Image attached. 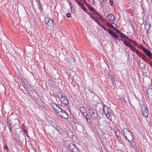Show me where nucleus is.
<instances>
[{"instance_id": "1", "label": "nucleus", "mask_w": 152, "mask_h": 152, "mask_svg": "<svg viewBox=\"0 0 152 152\" xmlns=\"http://www.w3.org/2000/svg\"><path fill=\"white\" fill-rule=\"evenodd\" d=\"M89 113L90 117L94 120L97 121L98 124L100 125V120L101 118L97 111L94 108H91L89 110Z\"/></svg>"}, {"instance_id": "2", "label": "nucleus", "mask_w": 152, "mask_h": 152, "mask_svg": "<svg viewBox=\"0 0 152 152\" xmlns=\"http://www.w3.org/2000/svg\"><path fill=\"white\" fill-rule=\"evenodd\" d=\"M44 22L49 26H52L54 24V23L53 20L49 17L45 18Z\"/></svg>"}, {"instance_id": "3", "label": "nucleus", "mask_w": 152, "mask_h": 152, "mask_svg": "<svg viewBox=\"0 0 152 152\" xmlns=\"http://www.w3.org/2000/svg\"><path fill=\"white\" fill-rule=\"evenodd\" d=\"M102 104L103 107V110L104 112L106 115V116L109 120H110V114L109 110L108 107L103 103H102Z\"/></svg>"}, {"instance_id": "4", "label": "nucleus", "mask_w": 152, "mask_h": 152, "mask_svg": "<svg viewBox=\"0 0 152 152\" xmlns=\"http://www.w3.org/2000/svg\"><path fill=\"white\" fill-rule=\"evenodd\" d=\"M141 110L144 116L148 117V110L145 105L143 104L141 106Z\"/></svg>"}, {"instance_id": "5", "label": "nucleus", "mask_w": 152, "mask_h": 152, "mask_svg": "<svg viewBox=\"0 0 152 152\" xmlns=\"http://www.w3.org/2000/svg\"><path fill=\"white\" fill-rule=\"evenodd\" d=\"M60 117L64 119H67L68 118V115L67 113L65 112L64 110H62L58 113Z\"/></svg>"}, {"instance_id": "6", "label": "nucleus", "mask_w": 152, "mask_h": 152, "mask_svg": "<svg viewBox=\"0 0 152 152\" xmlns=\"http://www.w3.org/2000/svg\"><path fill=\"white\" fill-rule=\"evenodd\" d=\"M108 32L112 37H113L115 39H116L118 37V35L116 34L115 32L113 31L108 29Z\"/></svg>"}, {"instance_id": "7", "label": "nucleus", "mask_w": 152, "mask_h": 152, "mask_svg": "<svg viewBox=\"0 0 152 152\" xmlns=\"http://www.w3.org/2000/svg\"><path fill=\"white\" fill-rule=\"evenodd\" d=\"M12 121L10 120H9L8 118L7 119V127L9 128V129L10 132H12V131L13 126L12 125Z\"/></svg>"}, {"instance_id": "8", "label": "nucleus", "mask_w": 152, "mask_h": 152, "mask_svg": "<svg viewBox=\"0 0 152 152\" xmlns=\"http://www.w3.org/2000/svg\"><path fill=\"white\" fill-rule=\"evenodd\" d=\"M138 55L144 60L147 63H149V59H147L146 56L140 53Z\"/></svg>"}, {"instance_id": "9", "label": "nucleus", "mask_w": 152, "mask_h": 152, "mask_svg": "<svg viewBox=\"0 0 152 152\" xmlns=\"http://www.w3.org/2000/svg\"><path fill=\"white\" fill-rule=\"evenodd\" d=\"M61 102L66 106H67L69 104L68 100L65 96L62 99Z\"/></svg>"}, {"instance_id": "10", "label": "nucleus", "mask_w": 152, "mask_h": 152, "mask_svg": "<svg viewBox=\"0 0 152 152\" xmlns=\"http://www.w3.org/2000/svg\"><path fill=\"white\" fill-rule=\"evenodd\" d=\"M144 52L147 56L152 59V53L150 51H149L146 49Z\"/></svg>"}, {"instance_id": "11", "label": "nucleus", "mask_w": 152, "mask_h": 152, "mask_svg": "<svg viewBox=\"0 0 152 152\" xmlns=\"http://www.w3.org/2000/svg\"><path fill=\"white\" fill-rule=\"evenodd\" d=\"M107 19L109 21L112 22L115 19V17L113 15L110 14L107 16Z\"/></svg>"}, {"instance_id": "12", "label": "nucleus", "mask_w": 152, "mask_h": 152, "mask_svg": "<svg viewBox=\"0 0 152 152\" xmlns=\"http://www.w3.org/2000/svg\"><path fill=\"white\" fill-rule=\"evenodd\" d=\"M56 95L59 99H62L65 96L64 94L61 92H58L56 94Z\"/></svg>"}, {"instance_id": "13", "label": "nucleus", "mask_w": 152, "mask_h": 152, "mask_svg": "<svg viewBox=\"0 0 152 152\" xmlns=\"http://www.w3.org/2000/svg\"><path fill=\"white\" fill-rule=\"evenodd\" d=\"M147 94L149 98L152 97V88H148L147 90Z\"/></svg>"}, {"instance_id": "14", "label": "nucleus", "mask_w": 152, "mask_h": 152, "mask_svg": "<svg viewBox=\"0 0 152 152\" xmlns=\"http://www.w3.org/2000/svg\"><path fill=\"white\" fill-rule=\"evenodd\" d=\"M129 47L130 48L131 50L133 51H134L135 52H136V53L138 55L140 53V52L135 47L132 46L131 44L130 45V46H129Z\"/></svg>"}, {"instance_id": "15", "label": "nucleus", "mask_w": 152, "mask_h": 152, "mask_svg": "<svg viewBox=\"0 0 152 152\" xmlns=\"http://www.w3.org/2000/svg\"><path fill=\"white\" fill-rule=\"evenodd\" d=\"M115 133L118 139V140H120V132L119 130H118L117 129H116V130H115Z\"/></svg>"}, {"instance_id": "16", "label": "nucleus", "mask_w": 152, "mask_h": 152, "mask_svg": "<svg viewBox=\"0 0 152 152\" xmlns=\"http://www.w3.org/2000/svg\"><path fill=\"white\" fill-rule=\"evenodd\" d=\"M124 135V136L126 139H128V137H133L132 134L131 132L129 130L126 133H125Z\"/></svg>"}, {"instance_id": "17", "label": "nucleus", "mask_w": 152, "mask_h": 152, "mask_svg": "<svg viewBox=\"0 0 152 152\" xmlns=\"http://www.w3.org/2000/svg\"><path fill=\"white\" fill-rule=\"evenodd\" d=\"M75 146L73 143H70L68 145L69 149L70 151H71L74 148Z\"/></svg>"}, {"instance_id": "18", "label": "nucleus", "mask_w": 152, "mask_h": 152, "mask_svg": "<svg viewBox=\"0 0 152 152\" xmlns=\"http://www.w3.org/2000/svg\"><path fill=\"white\" fill-rule=\"evenodd\" d=\"M90 17L92 19L96 22L97 24H99V20L98 18L96 17H95L90 16Z\"/></svg>"}, {"instance_id": "19", "label": "nucleus", "mask_w": 152, "mask_h": 152, "mask_svg": "<svg viewBox=\"0 0 152 152\" xmlns=\"http://www.w3.org/2000/svg\"><path fill=\"white\" fill-rule=\"evenodd\" d=\"M54 110L58 115V113H59L61 111L63 110V109L58 106L57 108L55 109V110Z\"/></svg>"}, {"instance_id": "20", "label": "nucleus", "mask_w": 152, "mask_h": 152, "mask_svg": "<svg viewBox=\"0 0 152 152\" xmlns=\"http://www.w3.org/2000/svg\"><path fill=\"white\" fill-rule=\"evenodd\" d=\"M83 115L86 119V121L87 122H88V117H89L88 115L86 113H84L83 114Z\"/></svg>"}, {"instance_id": "21", "label": "nucleus", "mask_w": 152, "mask_h": 152, "mask_svg": "<svg viewBox=\"0 0 152 152\" xmlns=\"http://www.w3.org/2000/svg\"><path fill=\"white\" fill-rule=\"evenodd\" d=\"M51 106L52 107L54 110H55V109L57 108L58 106L55 103H52L51 104Z\"/></svg>"}, {"instance_id": "22", "label": "nucleus", "mask_w": 152, "mask_h": 152, "mask_svg": "<svg viewBox=\"0 0 152 152\" xmlns=\"http://www.w3.org/2000/svg\"><path fill=\"white\" fill-rule=\"evenodd\" d=\"M48 82L50 86L52 87L54 85V82L52 80H48Z\"/></svg>"}, {"instance_id": "23", "label": "nucleus", "mask_w": 152, "mask_h": 152, "mask_svg": "<svg viewBox=\"0 0 152 152\" xmlns=\"http://www.w3.org/2000/svg\"><path fill=\"white\" fill-rule=\"evenodd\" d=\"M80 6L81 7V8L85 12H87V10L85 8V7L84 6V4H83V3H81V4H80Z\"/></svg>"}, {"instance_id": "24", "label": "nucleus", "mask_w": 152, "mask_h": 152, "mask_svg": "<svg viewBox=\"0 0 152 152\" xmlns=\"http://www.w3.org/2000/svg\"><path fill=\"white\" fill-rule=\"evenodd\" d=\"M36 1L37 3V4H38V7L39 8L40 10H42V4H41V3L39 0H36Z\"/></svg>"}, {"instance_id": "25", "label": "nucleus", "mask_w": 152, "mask_h": 152, "mask_svg": "<svg viewBox=\"0 0 152 152\" xmlns=\"http://www.w3.org/2000/svg\"><path fill=\"white\" fill-rule=\"evenodd\" d=\"M80 112L82 113V114H83L84 113H86V109L85 108L81 106L80 107Z\"/></svg>"}, {"instance_id": "26", "label": "nucleus", "mask_w": 152, "mask_h": 152, "mask_svg": "<svg viewBox=\"0 0 152 152\" xmlns=\"http://www.w3.org/2000/svg\"><path fill=\"white\" fill-rule=\"evenodd\" d=\"M22 85L23 86L24 88H25L26 89L28 90L29 88L28 86L26 84L25 82L24 81H23L22 82Z\"/></svg>"}, {"instance_id": "27", "label": "nucleus", "mask_w": 152, "mask_h": 152, "mask_svg": "<svg viewBox=\"0 0 152 152\" xmlns=\"http://www.w3.org/2000/svg\"><path fill=\"white\" fill-rule=\"evenodd\" d=\"M120 37L121 38H126V39H128V37H126V35H125L122 33H121V34H120Z\"/></svg>"}, {"instance_id": "28", "label": "nucleus", "mask_w": 152, "mask_h": 152, "mask_svg": "<svg viewBox=\"0 0 152 152\" xmlns=\"http://www.w3.org/2000/svg\"><path fill=\"white\" fill-rule=\"evenodd\" d=\"M26 127L25 125L23 124L22 129L24 132L27 133V131L26 130Z\"/></svg>"}, {"instance_id": "29", "label": "nucleus", "mask_w": 152, "mask_h": 152, "mask_svg": "<svg viewBox=\"0 0 152 152\" xmlns=\"http://www.w3.org/2000/svg\"><path fill=\"white\" fill-rule=\"evenodd\" d=\"M56 129L58 132L59 133L61 134V132H62V129L60 127L58 126L57 127H56Z\"/></svg>"}, {"instance_id": "30", "label": "nucleus", "mask_w": 152, "mask_h": 152, "mask_svg": "<svg viewBox=\"0 0 152 152\" xmlns=\"http://www.w3.org/2000/svg\"><path fill=\"white\" fill-rule=\"evenodd\" d=\"M87 5L88 7V8L89 10L92 12H93L94 10H95L93 7H91L90 5L87 4Z\"/></svg>"}, {"instance_id": "31", "label": "nucleus", "mask_w": 152, "mask_h": 152, "mask_svg": "<svg viewBox=\"0 0 152 152\" xmlns=\"http://www.w3.org/2000/svg\"><path fill=\"white\" fill-rule=\"evenodd\" d=\"M150 27V25L148 24H145V28L146 30H149Z\"/></svg>"}, {"instance_id": "32", "label": "nucleus", "mask_w": 152, "mask_h": 152, "mask_svg": "<svg viewBox=\"0 0 152 152\" xmlns=\"http://www.w3.org/2000/svg\"><path fill=\"white\" fill-rule=\"evenodd\" d=\"M71 151L72 152H78V149L76 146H75Z\"/></svg>"}, {"instance_id": "33", "label": "nucleus", "mask_w": 152, "mask_h": 152, "mask_svg": "<svg viewBox=\"0 0 152 152\" xmlns=\"http://www.w3.org/2000/svg\"><path fill=\"white\" fill-rule=\"evenodd\" d=\"M129 129H127V128H125L123 129V132L124 133V134H125V133H126L127 132L129 131Z\"/></svg>"}, {"instance_id": "34", "label": "nucleus", "mask_w": 152, "mask_h": 152, "mask_svg": "<svg viewBox=\"0 0 152 152\" xmlns=\"http://www.w3.org/2000/svg\"><path fill=\"white\" fill-rule=\"evenodd\" d=\"M125 45L126 46H129H129H130V45L131 44L130 43L129 44L128 43V41L126 40H125V41H124V42H123Z\"/></svg>"}, {"instance_id": "35", "label": "nucleus", "mask_w": 152, "mask_h": 152, "mask_svg": "<svg viewBox=\"0 0 152 152\" xmlns=\"http://www.w3.org/2000/svg\"><path fill=\"white\" fill-rule=\"evenodd\" d=\"M141 64V65H140V67L141 68H143V69H145V67H146V65L144 64V63H140Z\"/></svg>"}, {"instance_id": "36", "label": "nucleus", "mask_w": 152, "mask_h": 152, "mask_svg": "<svg viewBox=\"0 0 152 152\" xmlns=\"http://www.w3.org/2000/svg\"><path fill=\"white\" fill-rule=\"evenodd\" d=\"M93 14H94V15L96 16H98V15H99V14L98 12H97L95 10H94L93 12Z\"/></svg>"}, {"instance_id": "37", "label": "nucleus", "mask_w": 152, "mask_h": 152, "mask_svg": "<svg viewBox=\"0 0 152 152\" xmlns=\"http://www.w3.org/2000/svg\"><path fill=\"white\" fill-rule=\"evenodd\" d=\"M139 48L141 50H142L144 52V51L145 50V49H146V48H144V47L143 46V45H140V46Z\"/></svg>"}, {"instance_id": "38", "label": "nucleus", "mask_w": 152, "mask_h": 152, "mask_svg": "<svg viewBox=\"0 0 152 152\" xmlns=\"http://www.w3.org/2000/svg\"><path fill=\"white\" fill-rule=\"evenodd\" d=\"M76 2H77L80 6V4L81 3V0H74Z\"/></svg>"}, {"instance_id": "39", "label": "nucleus", "mask_w": 152, "mask_h": 152, "mask_svg": "<svg viewBox=\"0 0 152 152\" xmlns=\"http://www.w3.org/2000/svg\"><path fill=\"white\" fill-rule=\"evenodd\" d=\"M131 140H130L129 139H127L129 141H130V142L132 143H133L134 142V140H133V137H131Z\"/></svg>"}, {"instance_id": "40", "label": "nucleus", "mask_w": 152, "mask_h": 152, "mask_svg": "<svg viewBox=\"0 0 152 152\" xmlns=\"http://www.w3.org/2000/svg\"><path fill=\"white\" fill-rule=\"evenodd\" d=\"M72 138L73 140L75 141L76 139V137L74 135H72Z\"/></svg>"}, {"instance_id": "41", "label": "nucleus", "mask_w": 152, "mask_h": 152, "mask_svg": "<svg viewBox=\"0 0 152 152\" xmlns=\"http://www.w3.org/2000/svg\"><path fill=\"white\" fill-rule=\"evenodd\" d=\"M122 39V38H121V37L120 38L118 37L116 39L119 41H121L122 42H124V40H123Z\"/></svg>"}, {"instance_id": "42", "label": "nucleus", "mask_w": 152, "mask_h": 152, "mask_svg": "<svg viewBox=\"0 0 152 152\" xmlns=\"http://www.w3.org/2000/svg\"><path fill=\"white\" fill-rule=\"evenodd\" d=\"M88 1L92 5L94 4V0H88Z\"/></svg>"}, {"instance_id": "43", "label": "nucleus", "mask_w": 152, "mask_h": 152, "mask_svg": "<svg viewBox=\"0 0 152 152\" xmlns=\"http://www.w3.org/2000/svg\"><path fill=\"white\" fill-rule=\"evenodd\" d=\"M70 16H71V14L70 13H68L66 15V17L68 18H69Z\"/></svg>"}, {"instance_id": "44", "label": "nucleus", "mask_w": 152, "mask_h": 152, "mask_svg": "<svg viewBox=\"0 0 152 152\" xmlns=\"http://www.w3.org/2000/svg\"><path fill=\"white\" fill-rule=\"evenodd\" d=\"M115 31H116V33L119 34H121V33L119 30L116 29V30H115Z\"/></svg>"}, {"instance_id": "45", "label": "nucleus", "mask_w": 152, "mask_h": 152, "mask_svg": "<svg viewBox=\"0 0 152 152\" xmlns=\"http://www.w3.org/2000/svg\"><path fill=\"white\" fill-rule=\"evenodd\" d=\"M5 148L7 150V151H9L8 146L6 144H5Z\"/></svg>"}, {"instance_id": "46", "label": "nucleus", "mask_w": 152, "mask_h": 152, "mask_svg": "<svg viewBox=\"0 0 152 152\" xmlns=\"http://www.w3.org/2000/svg\"><path fill=\"white\" fill-rule=\"evenodd\" d=\"M109 1H110V5L111 6H112L113 4V1H112V0H109Z\"/></svg>"}, {"instance_id": "47", "label": "nucleus", "mask_w": 152, "mask_h": 152, "mask_svg": "<svg viewBox=\"0 0 152 152\" xmlns=\"http://www.w3.org/2000/svg\"><path fill=\"white\" fill-rule=\"evenodd\" d=\"M98 24L102 28H103L104 27V26L103 25L100 24V22L99 23V24Z\"/></svg>"}, {"instance_id": "48", "label": "nucleus", "mask_w": 152, "mask_h": 152, "mask_svg": "<svg viewBox=\"0 0 152 152\" xmlns=\"http://www.w3.org/2000/svg\"><path fill=\"white\" fill-rule=\"evenodd\" d=\"M147 64H149L152 67V61H149V63H147Z\"/></svg>"}, {"instance_id": "49", "label": "nucleus", "mask_w": 152, "mask_h": 152, "mask_svg": "<svg viewBox=\"0 0 152 152\" xmlns=\"http://www.w3.org/2000/svg\"><path fill=\"white\" fill-rule=\"evenodd\" d=\"M53 126L54 128H55L56 129V127H57L58 126H57L56 124H54L53 125Z\"/></svg>"}, {"instance_id": "50", "label": "nucleus", "mask_w": 152, "mask_h": 152, "mask_svg": "<svg viewBox=\"0 0 152 152\" xmlns=\"http://www.w3.org/2000/svg\"><path fill=\"white\" fill-rule=\"evenodd\" d=\"M132 28H133V30L135 31V30L134 29V25H133V24H132Z\"/></svg>"}, {"instance_id": "51", "label": "nucleus", "mask_w": 152, "mask_h": 152, "mask_svg": "<svg viewBox=\"0 0 152 152\" xmlns=\"http://www.w3.org/2000/svg\"><path fill=\"white\" fill-rule=\"evenodd\" d=\"M104 30L105 31H108V30L109 29H107L105 27V26L103 28Z\"/></svg>"}, {"instance_id": "52", "label": "nucleus", "mask_w": 152, "mask_h": 152, "mask_svg": "<svg viewBox=\"0 0 152 152\" xmlns=\"http://www.w3.org/2000/svg\"><path fill=\"white\" fill-rule=\"evenodd\" d=\"M109 75V77L111 79H112V78H113V76L111 75Z\"/></svg>"}, {"instance_id": "53", "label": "nucleus", "mask_w": 152, "mask_h": 152, "mask_svg": "<svg viewBox=\"0 0 152 152\" xmlns=\"http://www.w3.org/2000/svg\"><path fill=\"white\" fill-rule=\"evenodd\" d=\"M98 16L100 18H102V16L101 15H100V14H99V15H98Z\"/></svg>"}, {"instance_id": "54", "label": "nucleus", "mask_w": 152, "mask_h": 152, "mask_svg": "<svg viewBox=\"0 0 152 152\" xmlns=\"http://www.w3.org/2000/svg\"><path fill=\"white\" fill-rule=\"evenodd\" d=\"M111 80L112 81H113V82H114V79L113 78H112V79H111Z\"/></svg>"}, {"instance_id": "55", "label": "nucleus", "mask_w": 152, "mask_h": 152, "mask_svg": "<svg viewBox=\"0 0 152 152\" xmlns=\"http://www.w3.org/2000/svg\"><path fill=\"white\" fill-rule=\"evenodd\" d=\"M111 26L114 29H115L116 28V27H114L113 26V25H111Z\"/></svg>"}, {"instance_id": "56", "label": "nucleus", "mask_w": 152, "mask_h": 152, "mask_svg": "<svg viewBox=\"0 0 152 152\" xmlns=\"http://www.w3.org/2000/svg\"><path fill=\"white\" fill-rule=\"evenodd\" d=\"M20 80L22 82L24 81L23 80V79L22 78H20Z\"/></svg>"}, {"instance_id": "57", "label": "nucleus", "mask_w": 152, "mask_h": 152, "mask_svg": "<svg viewBox=\"0 0 152 152\" xmlns=\"http://www.w3.org/2000/svg\"><path fill=\"white\" fill-rule=\"evenodd\" d=\"M86 13H87L88 14H89V11L87 10V12H86Z\"/></svg>"}, {"instance_id": "58", "label": "nucleus", "mask_w": 152, "mask_h": 152, "mask_svg": "<svg viewBox=\"0 0 152 152\" xmlns=\"http://www.w3.org/2000/svg\"><path fill=\"white\" fill-rule=\"evenodd\" d=\"M130 137V138L129 137V139L128 138V139H129V140H131V139H131V137Z\"/></svg>"}, {"instance_id": "59", "label": "nucleus", "mask_w": 152, "mask_h": 152, "mask_svg": "<svg viewBox=\"0 0 152 152\" xmlns=\"http://www.w3.org/2000/svg\"><path fill=\"white\" fill-rule=\"evenodd\" d=\"M147 30V32H147V33L149 34V32H149V31H148V30Z\"/></svg>"}, {"instance_id": "60", "label": "nucleus", "mask_w": 152, "mask_h": 152, "mask_svg": "<svg viewBox=\"0 0 152 152\" xmlns=\"http://www.w3.org/2000/svg\"><path fill=\"white\" fill-rule=\"evenodd\" d=\"M134 33L135 34H136V31H134Z\"/></svg>"}, {"instance_id": "61", "label": "nucleus", "mask_w": 152, "mask_h": 152, "mask_svg": "<svg viewBox=\"0 0 152 152\" xmlns=\"http://www.w3.org/2000/svg\"><path fill=\"white\" fill-rule=\"evenodd\" d=\"M129 53V54H128V56H130V53Z\"/></svg>"}, {"instance_id": "62", "label": "nucleus", "mask_w": 152, "mask_h": 152, "mask_svg": "<svg viewBox=\"0 0 152 152\" xmlns=\"http://www.w3.org/2000/svg\"><path fill=\"white\" fill-rule=\"evenodd\" d=\"M88 14L90 15V16H90V15H91V13L89 12V14Z\"/></svg>"}, {"instance_id": "63", "label": "nucleus", "mask_w": 152, "mask_h": 152, "mask_svg": "<svg viewBox=\"0 0 152 152\" xmlns=\"http://www.w3.org/2000/svg\"><path fill=\"white\" fill-rule=\"evenodd\" d=\"M105 122V121H102V123H104V122Z\"/></svg>"}, {"instance_id": "64", "label": "nucleus", "mask_w": 152, "mask_h": 152, "mask_svg": "<svg viewBox=\"0 0 152 152\" xmlns=\"http://www.w3.org/2000/svg\"><path fill=\"white\" fill-rule=\"evenodd\" d=\"M26 134H26L27 136V137H28V134H27V133Z\"/></svg>"}]
</instances>
